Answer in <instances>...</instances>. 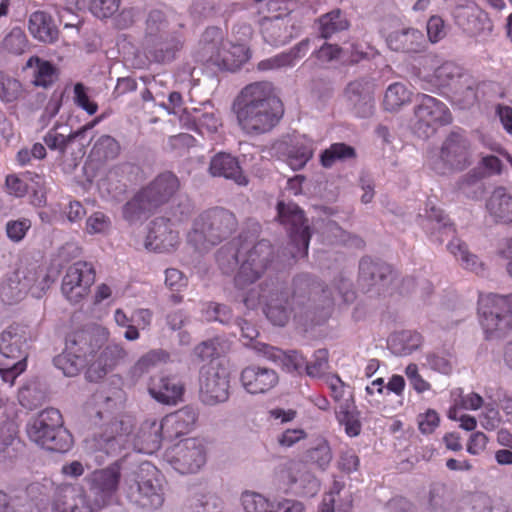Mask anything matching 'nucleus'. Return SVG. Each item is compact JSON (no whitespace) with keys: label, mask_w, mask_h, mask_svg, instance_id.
Listing matches in <instances>:
<instances>
[{"label":"nucleus","mask_w":512,"mask_h":512,"mask_svg":"<svg viewBox=\"0 0 512 512\" xmlns=\"http://www.w3.org/2000/svg\"><path fill=\"white\" fill-rule=\"evenodd\" d=\"M121 480L120 462L116 461L106 468L91 472L86 481L91 494V504L97 512L117 500Z\"/></svg>","instance_id":"nucleus-15"},{"label":"nucleus","mask_w":512,"mask_h":512,"mask_svg":"<svg viewBox=\"0 0 512 512\" xmlns=\"http://www.w3.org/2000/svg\"><path fill=\"white\" fill-rule=\"evenodd\" d=\"M278 380L273 369L256 365L244 368L240 375L243 388L250 394L266 393L277 385Z\"/></svg>","instance_id":"nucleus-26"},{"label":"nucleus","mask_w":512,"mask_h":512,"mask_svg":"<svg viewBox=\"0 0 512 512\" xmlns=\"http://www.w3.org/2000/svg\"><path fill=\"white\" fill-rule=\"evenodd\" d=\"M51 512H97L86 491L75 485H61L51 500Z\"/></svg>","instance_id":"nucleus-21"},{"label":"nucleus","mask_w":512,"mask_h":512,"mask_svg":"<svg viewBox=\"0 0 512 512\" xmlns=\"http://www.w3.org/2000/svg\"><path fill=\"white\" fill-rule=\"evenodd\" d=\"M454 14L456 24L470 36L486 35L492 30L487 14L473 3L457 7Z\"/></svg>","instance_id":"nucleus-24"},{"label":"nucleus","mask_w":512,"mask_h":512,"mask_svg":"<svg viewBox=\"0 0 512 512\" xmlns=\"http://www.w3.org/2000/svg\"><path fill=\"white\" fill-rule=\"evenodd\" d=\"M470 163L469 142L459 132L450 133L440 151L429 158L430 168L439 175L463 170Z\"/></svg>","instance_id":"nucleus-13"},{"label":"nucleus","mask_w":512,"mask_h":512,"mask_svg":"<svg viewBox=\"0 0 512 512\" xmlns=\"http://www.w3.org/2000/svg\"><path fill=\"white\" fill-rule=\"evenodd\" d=\"M28 28L31 35L44 43L58 39V29L52 17L44 11H35L29 17Z\"/></svg>","instance_id":"nucleus-36"},{"label":"nucleus","mask_w":512,"mask_h":512,"mask_svg":"<svg viewBox=\"0 0 512 512\" xmlns=\"http://www.w3.org/2000/svg\"><path fill=\"white\" fill-rule=\"evenodd\" d=\"M179 186V180L173 173L165 172L158 175L124 205V218L129 222L139 220L146 213L166 203L176 193Z\"/></svg>","instance_id":"nucleus-8"},{"label":"nucleus","mask_w":512,"mask_h":512,"mask_svg":"<svg viewBox=\"0 0 512 512\" xmlns=\"http://www.w3.org/2000/svg\"><path fill=\"white\" fill-rule=\"evenodd\" d=\"M169 354L162 349H153L142 355L131 367L130 374L134 379H139L161 363H165Z\"/></svg>","instance_id":"nucleus-46"},{"label":"nucleus","mask_w":512,"mask_h":512,"mask_svg":"<svg viewBox=\"0 0 512 512\" xmlns=\"http://www.w3.org/2000/svg\"><path fill=\"white\" fill-rule=\"evenodd\" d=\"M309 50V40L305 39L296 44L290 50L261 60L257 69L259 71H277L294 67Z\"/></svg>","instance_id":"nucleus-32"},{"label":"nucleus","mask_w":512,"mask_h":512,"mask_svg":"<svg viewBox=\"0 0 512 512\" xmlns=\"http://www.w3.org/2000/svg\"><path fill=\"white\" fill-rule=\"evenodd\" d=\"M26 67L33 69V84L47 88L57 80V69L49 61L32 56L28 59Z\"/></svg>","instance_id":"nucleus-42"},{"label":"nucleus","mask_w":512,"mask_h":512,"mask_svg":"<svg viewBox=\"0 0 512 512\" xmlns=\"http://www.w3.org/2000/svg\"><path fill=\"white\" fill-rule=\"evenodd\" d=\"M23 283L27 285V294L34 298H41L49 289L53 279L42 269L21 270Z\"/></svg>","instance_id":"nucleus-43"},{"label":"nucleus","mask_w":512,"mask_h":512,"mask_svg":"<svg viewBox=\"0 0 512 512\" xmlns=\"http://www.w3.org/2000/svg\"><path fill=\"white\" fill-rule=\"evenodd\" d=\"M279 477L285 491L296 496L313 497L320 490V481L304 462H290Z\"/></svg>","instance_id":"nucleus-19"},{"label":"nucleus","mask_w":512,"mask_h":512,"mask_svg":"<svg viewBox=\"0 0 512 512\" xmlns=\"http://www.w3.org/2000/svg\"><path fill=\"white\" fill-rule=\"evenodd\" d=\"M164 458L181 474L196 473L206 463V447L201 439L186 438L168 448Z\"/></svg>","instance_id":"nucleus-17"},{"label":"nucleus","mask_w":512,"mask_h":512,"mask_svg":"<svg viewBox=\"0 0 512 512\" xmlns=\"http://www.w3.org/2000/svg\"><path fill=\"white\" fill-rule=\"evenodd\" d=\"M248 57V49L243 43L224 40L222 30L216 27L206 29L197 52L199 61L226 70L239 68Z\"/></svg>","instance_id":"nucleus-7"},{"label":"nucleus","mask_w":512,"mask_h":512,"mask_svg":"<svg viewBox=\"0 0 512 512\" xmlns=\"http://www.w3.org/2000/svg\"><path fill=\"white\" fill-rule=\"evenodd\" d=\"M124 492L136 507L155 510L164 503V488L157 468L149 462L141 463L125 477Z\"/></svg>","instance_id":"nucleus-6"},{"label":"nucleus","mask_w":512,"mask_h":512,"mask_svg":"<svg viewBox=\"0 0 512 512\" xmlns=\"http://www.w3.org/2000/svg\"><path fill=\"white\" fill-rule=\"evenodd\" d=\"M238 125L248 135H260L271 131L282 117L280 99L273 84L254 82L244 87L233 104Z\"/></svg>","instance_id":"nucleus-2"},{"label":"nucleus","mask_w":512,"mask_h":512,"mask_svg":"<svg viewBox=\"0 0 512 512\" xmlns=\"http://www.w3.org/2000/svg\"><path fill=\"white\" fill-rule=\"evenodd\" d=\"M303 457L306 464L314 465L318 469L325 471L332 461L333 454L327 439L318 436L304 452Z\"/></svg>","instance_id":"nucleus-40"},{"label":"nucleus","mask_w":512,"mask_h":512,"mask_svg":"<svg viewBox=\"0 0 512 512\" xmlns=\"http://www.w3.org/2000/svg\"><path fill=\"white\" fill-rule=\"evenodd\" d=\"M27 285L23 283L21 270L8 275L0 283V300L7 305L22 301L27 295Z\"/></svg>","instance_id":"nucleus-39"},{"label":"nucleus","mask_w":512,"mask_h":512,"mask_svg":"<svg viewBox=\"0 0 512 512\" xmlns=\"http://www.w3.org/2000/svg\"><path fill=\"white\" fill-rule=\"evenodd\" d=\"M237 227L235 215L224 208L216 207L200 214L187 235V244L199 253L209 251Z\"/></svg>","instance_id":"nucleus-5"},{"label":"nucleus","mask_w":512,"mask_h":512,"mask_svg":"<svg viewBox=\"0 0 512 512\" xmlns=\"http://www.w3.org/2000/svg\"><path fill=\"white\" fill-rule=\"evenodd\" d=\"M421 225L426 233L434 237L435 241L439 243L443 242L444 235L449 236L454 232L453 225L443 211L430 204L426 209L425 219H423Z\"/></svg>","instance_id":"nucleus-35"},{"label":"nucleus","mask_w":512,"mask_h":512,"mask_svg":"<svg viewBox=\"0 0 512 512\" xmlns=\"http://www.w3.org/2000/svg\"><path fill=\"white\" fill-rule=\"evenodd\" d=\"M412 92L408 87L401 83L395 82L390 84L384 94V109L390 112H396L404 105L411 102Z\"/></svg>","instance_id":"nucleus-45"},{"label":"nucleus","mask_w":512,"mask_h":512,"mask_svg":"<svg viewBox=\"0 0 512 512\" xmlns=\"http://www.w3.org/2000/svg\"><path fill=\"white\" fill-rule=\"evenodd\" d=\"M439 85L450 86L462 76V69L453 62H445L434 72Z\"/></svg>","instance_id":"nucleus-59"},{"label":"nucleus","mask_w":512,"mask_h":512,"mask_svg":"<svg viewBox=\"0 0 512 512\" xmlns=\"http://www.w3.org/2000/svg\"><path fill=\"white\" fill-rule=\"evenodd\" d=\"M272 247L266 240L255 243L240 236L222 246L216 254V261L224 274L233 273L236 268L235 285L244 289L254 283L267 268Z\"/></svg>","instance_id":"nucleus-3"},{"label":"nucleus","mask_w":512,"mask_h":512,"mask_svg":"<svg viewBox=\"0 0 512 512\" xmlns=\"http://www.w3.org/2000/svg\"><path fill=\"white\" fill-rule=\"evenodd\" d=\"M199 383L204 404L214 406L228 400L230 376L225 367L214 363L202 367Z\"/></svg>","instance_id":"nucleus-18"},{"label":"nucleus","mask_w":512,"mask_h":512,"mask_svg":"<svg viewBox=\"0 0 512 512\" xmlns=\"http://www.w3.org/2000/svg\"><path fill=\"white\" fill-rule=\"evenodd\" d=\"M109 330L101 325L91 324L70 333L66 338L65 349L57 355L53 363L67 377L78 375L88 364V359L109 339Z\"/></svg>","instance_id":"nucleus-4"},{"label":"nucleus","mask_w":512,"mask_h":512,"mask_svg":"<svg viewBox=\"0 0 512 512\" xmlns=\"http://www.w3.org/2000/svg\"><path fill=\"white\" fill-rule=\"evenodd\" d=\"M241 504L245 512H273L274 506L268 498L253 491L242 493Z\"/></svg>","instance_id":"nucleus-53"},{"label":"nucleus","mask_w":512,"mask_h":512,"mask_svg":"<svg viewBox=\"0 0 512 512\" xmlns=\"http://www.w3.org/2000/svg\"><path fill=\"white\" fill-rule=\"evenodd\" d=\"M487 209L496 221L512 224V195L505 188L498 187L493 191Z\"/></svg>","instance_id":"nucleus-37"},{"label":"nucleus","mask_w":512,"mask_h":512,"mask_svg":"<svg viewBox=\"0 0 512 512\" xmlns=\"http://www.w3.org/2000/svg\"><path fill=\"white\" fill-rule=\"evenodd\" d=\"M313 156V141L302 136L287 148L286 163L293 170L302 169Z\"/></svg>","instance_id":"nucleus-41"},{"label":"nucleus","mask_w":512,"mask_h":512,"mask_svg":"<svg viewBox=\"0 0 512 512\" xmlns=\"http://www.w3.org/2000/svg\"><path fill=\"white\" fill-rule=\"evenodd\" d=\"M32 222L26 217L11 219L5 224L7 238L13 243H20L31 229Z\"/></svg>","instance_id":"nucleus-58"},{"label":"nucleus","mask_w":512,"mask_h":512,"mask_svg":"<svg viewBox=\"0 0 512 512\" xmlns=\"http://www.w3.org/2000/svg\"><path fill=\"white\" fill-rule=\"evenodd\" d=\"M27 340L26 330L18 325H11L0 333V354L7 361H12L0 367V377L10 385L26 370Z\"/></svg>","instance_id":"nucleus-10"},{"label":"nucleus","mask_w":512,"mask_h":512,"mask_svg":"<svg viewBox=\"0 0 512 512\" xmlns=\"http://www.w3.org/2000/svg\"><path fill=\"white\" fill-rule=\"evenodd\" d=\"M189 508L192 512H220L221 502L214 496L202 495L191 499Z\"/></svg>","instance_id":"nucleus-64"},{"label":"nucleus","mask_w":512,"mask_h":512,"mask_svg":"<svg viewBox=\"0 0 512 512\" xmlns=\"http://www.w3.org/2000/svg\"><path fill=\"white\" fill-rule=\"evenodd\" d=\"M349 22L346 16L335 9L319 18V31L322 38H330L335 33L348 29Z\"/></svg>","instance_id":"nucleus-49"},{"label":"nucleus","mask_w":512,"mask_h":512,"mask_svg":"<svg viewBox=\"0 0 512 512\" xmlns=\"http://www.w3.org/2000/svg\"><path fill=\"white\" fill-rule=\"evenodd\" d=\"M80 136L81 132L72 131L66 124L56 123L45 134L43 141L49 149L58 151L63 156L68 146Z\"/></svg>","instance_id":"nucleus-38"},{"label":"nucleus","mask_w":512,"mask_h":512,"mask_svg":"<svg viewBox=\"0 0 512 512\" xmlns=\"http://www.w3.org/2000/svg\"><path fill=\"white\" fill-rule=\"evenodd\" d=\"M478 312L488 339L504 336L512 327V297L480 295Z\"/></svg>","instance_id":"nucleus-11"},{"label":"nucleus","mask_w":512,"mask_h":512,"mask_svg":"<svg viewBox=\"0 0 512 512\" xmlns=\"http://www.w3.org/2000/svg\"><path fill=\"white\" fill-rule=\"evenodd\" d=\"M448 250L460 261L463 268L471 270L477 274L481 273L483 263L474 254H471L466 244L459 238H453L448 244Z\"/></svg>","instance_id":"nucleus-48"},{"label":"nucleus","mask_w":512,"mask_h":512,"mask_svg":"<svg viewBox=\"0 0 512 512\" xmlns=\"http://www.w3.org/2000/svg\"><path fill=\"white\" fill-rule=\"evenodd\" d=\"M259 14L267 13V16L288 17L291 8V0H254Z\"/></svg>","instance_id":"nucleus-56"},{"label":"nucleus","mask_w":512,"mask_h":512,"mask_svg":"<svg viewBox=\"0 0 512 512\" xmlns=\"http://www.w3.org/2000/svg\"><path fill=\"white\" fill-rule=\"evenodd\" d=\"M95 281V271L92 264L78 261L66 271L62 280V293L71 303L83 299Z\"/></svg>","instance_id":"nucleus-20"},{"label":"nucleus","mask_w":512,"mask_h":512,"mask_svg":"<svg viewBox=\"0 0 512 512\" xmlns=\"http://www.w3.org/2000/svg\"><path fill=\"white\" fill-rule=\"evenodd\" d=\"M328 369V352L325 349L317 350L313 355V360L308 363L306 361L305 372L313 378L321 377Z\"/></svg>","instance_id":"nucleus-61"},{"label":"nucleus","mask_w":512,"mask_h":512,"mask_svg":"<svg viewBox=\"0 0 512 512\" xmlns=\"http://www.w3.org/2000/svg\"><path fill=\"white\" fill-rule=\"evenodd\" d=\"M111 228L110 218L102 212L91 214L86 220V232L89 235L107 234Z\"/></svg>","instance_id":"nucleus-63"},{"label":"nucleus","mask_w":512,"mask_h":512,"mask_svg":"<svg viewBox=\"0 0 512 512\" xmlns=\"http://www.w3.org/2000/svg\"><path fill=\"white\" fill-rule=\"evenodd\" d=\"M450 122L451 114L442 101L427 94L416 96L413 130L419 137L428 138L438 127Z\"/></svg>","instance_id":"nucleus-14"},{"label":"nucleus","mask_w":512,"mask_h":512,"mask_svg":"<svg viewBox=\"0 0 512 512\" xmlns=\"http://www.w3.org/2000/svg\"><path fill=\"white\" fill-rule=\"evenodd\" d=\"M3 47L9 53L15 55L23 54L28 47V39L25 32L19 27H14L4 38Z\"/></svg>","instance_id":"nucleus-57"},{"label":"nucleus","mask_w":512,"mask_h":512,"mask_svg":"<svg viewBox=\"0 0 512 512\" xmlns=\"http://www.w3.org/2000/svg\"><path fill=\"white\" fill-rule=\"evenodd\" d=\"M134 420L123 416L111 422L103 432L86 439L85 449L98 465L108 457L118 455L123 449L152 454L156 452L164 437L163 425L155 418L146 419L133 433Z\"/></svg>","instance_id":"nucleus-1"},{"label":"nucleus","mask_w":512,"mask_h":512,"mask_svg":"<svg viewBox=\"0 0 512 512\" xmlns=\"http://www.w3.org/2000/svg\"><path fill=\"white\" fill-rule=\"evenodd\" d=\"M121 2L122 0H92L90 11L99 19H107L119 11Z\"/></svg>","instance_id":"nucleus-60"},{"label":"nucleus","mask_w":512,"mask_h":512,"mask_svg":"<svg viewBox=\"0 0 512 512\" xmlns=\"http://www.w3.org/2000/svg\"><path fill=\"white\" fill-rule=\"evenodd\" d=\"M374 84L360 79L350 82L345 90V96L360 117H368L374 109Z\"/></svg>","instance_id":"nucleus-28"},{"label":"nucleus","mask_w":512,"mask_h":512,"mask_svg":"<svg viewBox=\"0 0 512 512\" xmlns=\"http://www.w3.org/2000/svg\"><path fill=\"white\" fill-rule=\"evenodd\" d=\"M421 342L419 333L408 330L395 333L388 340L391 351L398 356L411 354L421 345Z\"/></svg>","instance_id":"nucleus-44"},{"label":"nucleus","mask_w":512,"mask_h":512,"mask_svg":"<svg viewBox=\"0 0 512 512\" xmlns=\"http://www.w3.org/2000/svg\"><path fill=\"white\" fill-rule=\"evenodd\" d=\"M261 301L265 303L264 313L274 325L284 326L291 314L288 295L278 285L271 287L251 289L244 297L243 302L247 308H255Z\"/></svg>","instance_id":"nucleus-16"},{"label":"nucleus","mask_w":512,"mask_h":512,"mask_svg":"<svg viewBox=\"0 0 512 512\" xmlns=\"http://www.w3.org/2000/svg\"><path fill=\"white\" fill-rule=\"evenodd\" d=\"M148 392L160 403L176 404L183 395L184 386L176 377L157 375L150 379Z\"/></svg>","instance_id":"nucleus-29"},{"label":"nucleus","mask_w":512,"mask_h":512,"mask_svg":"<svg viewBox=\"0 0 512 512\" xmlns=\"http://www.w3.org/2000/svg\"><path fill=\"white\" fill-rule=\"evenodd\" d=\"M209 172L213 177H223L241 186L248 184V179L243 174L237 158L229 153L220 152L213 156Z\"/></svg>","instance_id":"nucleus-30"},{"label":"nucleus","mask_w":512,"mask_h":512,"mask_svg":"<svg viewBox=\"0 0 512 512\" xmlns=\"http://www.w3.org/2000/svg\"><path fill=\"white\" fill-rule=\"evenodd\" d=\"M356 156L355 149L345 143H334L321 154L323 167L330 168L338 162H345Z\"/></svg>","instance_id":"nucleus-50"},{"label":"nucleus","mask_w":512,"mask_h":512,"mask_svg":"<svg viewBox=\"0 0 512 512\" xmlns=\"http://www.w3.org/2000/svg\"><path fill=\"white\" fill-rule=\"evenodd\" d=\"M73 101L75 105L84 110L89 115H94L98 110V105L91 100L87 93V88L82 83H76L73 89Z\"/></svg>","instance_id":"nucleus-62"},{"label":"nucleus","mask_w":512,"mask_h":512,"mask_svg":"<svg viewBox=\"0 0 512 512\" xmlns=\"http://www.w3.org/2000/svg\"><path fill=\"white\" fill-rule=\"evenodd\" d=\"M128 357V352L120 343L107 345L89 364L86 376L90 381H99L112 372Z\"/></svg>","instance_id":"nucleus-22"},{"label":"nucleus","mask_w":512,"mask_h":512,"mask_svg":"<svg viewBox=\"0 0 512 512\" xmlns=\"http://www.w3.org/2000/svg\"><path fill=\"white\" fill-rule=\"evenodd\" d=\"M26 96L21 82L4 72H0V101L3 103H13Z\"/></svg>","instance_id":"nucleus-51"},{"label":"nucleus","mask_w":512,"mask_h":512,"mask_svg":"<svg viewBox=\"0 0 512 512\" xmlns=\"http://www.w3.org/2000/svg\"><path fill=\"white\" fill-rule=\"evenodd\" d=\"M256 348L267 359L281 366L287 372L301 373L305 368L306 358L296 350L283 351L264 343H258Z\"/></svg>","instance_id":"nucleus-31"},{"label":"nucleus","mask_w":512,"mask_h":512,"mask_svg":"<svg viewBox=\"0 0 512 512\" xmlns=\"http://www.w3.org/2000/svg\"><path fill=\"white\" fill-rule=\"evenodd\" d=\"M390 272L389 266L375 263L368 258L362 259L359 264L360 279L367 282L369 286L385 280Z\"/></svg>","instance_id":"nucleus-52"},{"label":"nucleus","mask_w":512,"mask_h":512,"mask_svg":"<svg viewBox=\"0 0 512 512\" xmlns=\"http://www.w3.org/2000/svg\"><path fill=\"white\" fill-rule=\"evenodd\" d=\"M336 418L345 427V432L350 437L359 435L361 423L354 401L343 402L337 406Z\"/></svg>","instance_id":"nucleus-47"},{"label":"nucleus","mask_w":512,"mask_h":512,"mask_svg":"<svg viewBox=\"0 0 512 512\" xmlns=\"http://www.w3.org/2000/svg\"><path fill=\"white\" fill-rule=\"evenodd\" d=\"M278 220L289 236V253L292 258H302L308 253L311 237L310 228L303 211L292 202H279L277 205Z\"/></svg>","instance_id":"nucleus-12"},{"label":"nucleus","mask_w":512,"mask_h":512,"mask_svg":"<svg viewBox=\"0 0 512 512\" xmlns=\"http://www.w3.org/2000/svg\"><path fill=\"white\" fill-rule=\"evenodd\" d=\"M120 151L118 142L109 135H102L92 148V154L99 160H109L117 157Z\"/></svg>","instance_id":"nucleus-55"},{"label":"nucleus","mask_w":512,"mask_h":512,"mask_svg":"<svg viewBox=\"0 0 512 512\" xmlns=\"http://www.w3.org/2000/svg\"><path fill=\"white\" fill-rule=\"evenodd\" d=\"M180 123L187 129L194 130L202 136H210L222 126L221 119L212 107L203 109L194 108L192 112H184L180 116Z\"/></svg>","instance_id":"nucleus-27"},{"label":"nucleus","mask_w":512,"mask_h":512,"mask_svg":"<svg viewBox=\"0 0 512 512\" xmlns=\"http://www.w3.org/2000/svg\"><path fill=\"white\" fill-rule=\"evenodd\" d=\"M179 244V235L165 218L154 219L149 226L145 247L155 252H170Z\"/></svg>","instance_id":"nucleus-23"},{"label":"nucleus","mask_w":512,"mask_h":512,"mask_svg":"<svg viewBox=\"0 0 512 512\" xmlns=\"http://www.w3.org/2000/svg\"><path fill=\"white\" fill-rule=\"evenodd\" d=\"M289 23V17L264 16L260 25L265 41L275 46L287 44L293 38Z\"/></svg>","instance_id":"nucleus-33"},{"label":"nucleus","mask_w":512,"mask_h":512,"mask_svg":"<svg viewBox=\"0 0 512 512\" xmlns=\"http://www.w3.org/2000/svg\"><path fill=\"white\" fill-rule=\"evenodd\" d=\"M6 411V404L0 398V455L2 453L9 454L8 446L13 442L15 435V425L13 421L5 418Z\"/></svg>","instance_id":"nucleus-54"},{"label":"nucleus","mask_w":512,"mask_h":512,"mask_svg":"<svg viewBox=\"0 0 512 512\" xmlns=\"http://www.w3.org/2000/svg\"><path fill=\"white\" fill-rule=\"evenodd\" d=\"M386 43L392 51L406 54H417L426 49L424 34L414 27H403L390 32Z\"/></svg>","instance_id":"nucleus-25"},{"label":"nucleus","mask_w":512,"mask_h":512,"mask_svg":"<svg viewBox=\"0 0 512 512\" xmlns=\"http://www.w3.org/2000/svg\"><path fill=\"white\" fill-rule=\"evenodd\" d=\"M197 420V413L193 408L185 407L163 418L164 437L175 438L189 432Z\"/></svg>","instance_id":"nucleus-34"},{"label":"nucleus","mask_w":512,"mask_h":512,"mask_svg":"<svg viewBox=\"0 0 512 512\" xmlns=\"http://www.w3.org/2000/svg\"><path fill=\"white\" fill-rule=\"evenodd\" d=\"M27 434L31 441L50 451L65 452L72 445L62 415L55 408H47L33 417L27 424Z\"/></svg>","instance_id":"nucleus-9"}]
</instances>
